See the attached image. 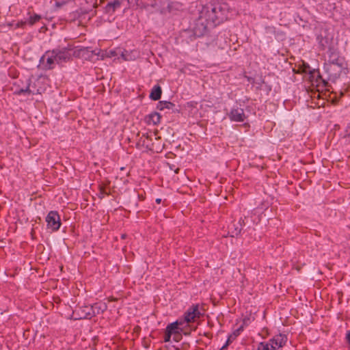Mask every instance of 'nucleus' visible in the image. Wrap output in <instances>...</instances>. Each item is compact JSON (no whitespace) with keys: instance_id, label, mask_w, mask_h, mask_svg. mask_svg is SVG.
I'll return each mask as SVG.
<instances>
[{"instance_id":"obj_1","label":"nucleus","mask_w":350,"mask_h":350,"mask_svg":"<svg viewBox=\"0 0 350 350\" xmlns=\"http://www.w3.org/2000/svg\"><path fill=\"white\" fill-rule=\"evenodd\" d=\"M212 25H218L228 18L229 8L224 3H212L203 6L201 12Z\"/></svg>"},{"instance_id":"obj_2","label":"nucleus","mask_w":350,"mask_h":350,"mask_svg":"<svg viewBox=\"0 0 350 350\" xmlns=\"http://www.w3.org/2000/svg\"><path fill=\"white\" fill-rule=\"evenodd\" d=\"M53 51H54L57 64L70 62L75 53L73 46L70 44L65 47L54 49Z\"/></svg>"},{"instance_id":"obj_3","label":"nucleus","mask_w":350,"mask_h":350,"mask_svg":"<svg viewBox=\"0 0 350 350\" xmlns=\"http://www.w3.org/2000/svg\"><path fill=\"white\" fill-rule=\"evenodd\" d=\"M216 27L212 25L208 21V18L205 17L202 12H200L199 18L196 20L195 26L193 27V34L196 37H201L205 35L210 28Z\"/></svg>"},{"instance_id":"obj_4","label":"nucleus","mask_w":350,"mask_h":350,"mask_svg":"<svg viewBox=\"0 0 350 350\" xmlns=\"http://www.w3.org/2000/svg\"><path fill=\"white\" fill-rule=\"evenodd\" d=\"M347 68V64H324V68L328 75V79L335 81L338 79L342 72Z\"/></svg>"},{"instance_id":"obj_5","label":"nucleus","mask_w":350,"mask_h":350,"mask_svg":"<svg viewBox=\"0 0 350 350\" xmlns=\"http://www.w3.org/2000/svg\"><path fill=\"white\" fill-rule=\"evenodd\" d=\"M327 61L325 64H347L345 59L340 54L338 48L331 46L327 51Z\"/></svg>"},{"instance_id":"obj_6","label":"nucleus","mask_w":350,"mask_h":350,"mask_svg":"<svg viewBox=\"0 0 350 350\" xmlns=\"http://www.w3.org/2000/svg\"><path fill=\"white\" fill-rule=\"evenodd\" d=\"M40 63L45 70H52L57 64V59L53 50L46 51L41 57Z\"/></svg>"},{"instance_id":"obj_7","label":"nucleus","mask_w":350,"mask_h":350,"mask_svg":"<svg viewBox=\"0 0 350 350\" xmlns=\"http://www.w3.org/2000/svg\"><path fill=\"white\" fill-rule=\"evenodd\" d=\"M288 337L284 334H278L273 336L267 342L271 350H277L286 345Z\"/></svg>"},{"instance_id":"obj_8","label":"nucleus","mask_w":350,"mask_h":350,"mask_svg":"<svg viewBox=\"0 0 350 350\" xmlns=\"http://www.w3.org/2000/svg\"><path fill=\"white\" fill-rule=\"evenodd\" d=\"M46 222L47 223V228L52 231H57L61 226L60 216L57 211H50L46 217Z\"/></svg>"},{"instance_id":"obj_9","label":"nucleus","mask_w":350,"mask_h":350,"mask_svg":"<svg viewBox=\"0 0 350 350\" xmlns=\"http://www.w3.org/2000/svg\"><path fill=\"white\" fill-rule=\"evenodd\" d=\"M203 314L199 310V305H192L184 314V321L188 323L200 319Z\"/></svg>"},{"instance_id":"obj_10","label":"nucleus","mask_w":350,"mask_h":350,"mask_svg":"<svg viewBox=\"0 0 350 350\" xmlns=\"http://www.w3.org/2000/svg\"><path fill=\"white\" fill-rule=\"evenodd\" d=\"M228 116L230 120L233 122H241L246 118L244 110L242 108L232 109Z\"/></svg>"},{"instance_id":"obj_11","label":"nucleus","mask_w":350,"mask_h":350,"mask_svg":"<svg viewBox=\"0 0 350 350\" xmlns=\"http://www.w3.org/2000/svg\"><path fill=\"white\" fill-rule=\"evenodd\" d=\"M109 185H110L109 180L103 182L98 185L99 193L98 194V197L100 199H103L106 196H109L111 194Z\"/></svg>"},{"instance_id":"obj_12","label":"nucleus","mask_w":350,"mask_h":350,"mask_svg":"<svg viewBox=\"0 0 350 350\" xmlns=\"http://www.w3.org/2000/svg\"><path fill=\"white\" fill-rule=\"evenodd\" d=\"M123 0H113V1L109 2L105 9L107 13L112 14L115 11L121 7Z\"/></svg>"},{"instance_id":"obj_13","label":"nucleus","mask_w":350,"mask_h":350,"mask_svg":"<svg viewBox=\"0 0 350 350\" xmlns=\"http://www.w3.org/2000/svg\"><path fill=\"white\" fill-rule=\"evenodd\" d=\"M161 116L157 112H153L145 118V121L148 124L157 125L161 121Z\"/></svg>"},{"instance_id":"obj_14","label":"nucleus","mask_w":350,"mask_h":350,"mask_svg":"<svg viewBox=\"0 0 350 350\" xmlns=\"http://www.w3.org/2000/svg\"><path fill=\"white\" fill-rule=\"evenodd\" d=\"M243 330V326H240L238 329H235L228 337L226 343L223 345V349L227 347L239 336L241 332Z\"/></svg>"},{"instance_id":"obj_15","label":"nucleus","mask_w":350,"mask_h":350,"mask_svg":"<svg viewBox=\"0 0 350 350\" xmlns=\"http://www.w3.org/2000/svg\"><path fill=\"white\" fill-rule=\"evenodd\" d=\"M162 94V90L159 85H154L150 94V98L152 100H158L161 98Z\"/></svg>"},{"instance_id":"obj_16","label":"nucleus","mask_w":350,"mask_h":350,"mask_svg":"<svg viewBox=\"0 0 350 350\" xmlns=\"http://www.w3.org/2000/svg\"><path fill=\"white\" fill-rule=\"evenodd\" d=\"M175 107V105L170 101H159L157 104V109L162 111L165 109H172Z\"/></svg>"},{"instance_id":"obj_17","label":"nucleus","mask_w":350,"mask_h":350,"mask_svg":"<svg viewBox=\"0 0 350 350\" xmlns=\"http://www.w3.org/2000/svg\"><path fill=\"white\" fill-rule=\"evenodd\" d=\"M181 324H182L181 321H176V322H174V323H170L169 325H167L165 329L167 331H170L172 334H180L179 331H178V329H179L178 325H181Z\"/></svg>"},{"instance_id":"obj_18","label":"nucleus","mask_w":350,"mask_h":350,"mask_svg":"<svg viewBox=\"0 0 350 350\" xmlns=\"http://www.w3.org/2000/svg\"><path fill=\"white\" fill-rule=\"evenodd\" d=\"M309 69H310L309 64L303 62V64L299 66V68L297 70H295V68H293V71L294 73H298V74L308 73V72H310Z\"/></svg>"},{"instance_id":"obj_19","label":"nucleus","mask_w":350,"mask_h":350,"mask_svg":"<svg viewBox=\"0 0 350 350\" xmlns=\"http://www.w3.org/2000/svg\"><path fill=\"white\" fill-rule=\"evenodd\" d=\"M97 304H94V306H91V307H88V306H85V309H86V312H85V316L83 317V318L85 319H91L92 317L95 316V312L93 310L94 308H97Z\"/></svg>"},{"instance_id":"obj_20","label":"nucleus","mask_w":350,"mask_h":350,"mask_svg":"<svg viewBox=\"0 0 350 350\" xmlns=\"http://www.w3.org/2000/svg\"><path fill=\"white\" fill-rule=\"evenodd\" d=\"M41 19V16L38 14H34L31 16L27 21V23L30 26H33Z\"/></svg>"},{"instance_id":"obj_21","label":"nucleus","mask_w":350,"mask_h":350,"mask_svg":"<svg viewBox=\"0 0 350 350\" xmlns=\"http://www.w3.org/2000/svg\"><path fill=\"white\" fill-rule=\"evenodd\" d=\"M29 86H30V80H29V83H27V85L25 89L21 88V89L18 90V91L16 92V94L17 95H21L23 94H30L31 93V91L29 88Z\"/></svg>"},{"instance_id":"obj_22","label":"nucleus","mask_w":350,"mask_h":350,"mask_svg":"<svg viewBox=\"0 0 350 350\" xmlns=\"http://www.w3.org/2000/svg\"><path fill=\"white\" fill-rule=\"evenodd\" d=\"M342 137L345 139L347 141H348L349 143H350V122L346 127L345 134Z\"/></svg>"},{"instance_id":"obj_23","label":"nucleus","mask_w":350,"mask_h":350,"mask_svg":"<svg viewBox=\"0 0 350 350\" xmlns=\"http://www.w3.org/2000/svg\"><path fill=\"white\" fill-rule=\"evenodd\" d=\"M245 217H244V218H242V217H241V218H240V219H239V225H240V226H241V227H240L239 229H238V228H237L235 229V230H236L235 234H236V235H238V234H239L241 233V231L242 227H243V226H245Z\"/></svg>"},{"instance_id":"obj_24","label":"nucleus","mask_w":350,"mask_h":350,"mask_svg":"<svg viewBox=\"0 0 350 350\" xmlns=\"http://www.w3.org/2000/svg\"><path fill=\"white\" fill-rule=\"evenodd\" d=\"M27 24L28 23L26 21H18L16 24V28H25Z\"/></svg>"},{"instance_id":"obj_25","label":"nucleus","mask_w":350,"mask_h":350,"mask_svg":"<svg viewBox=\"0 0 350 350\" xmlns=\"http://www.w3.org/2000/svg\"><path fill=\"white\" fill-rule=\"evenodd\" d=\"M172 334L170 331H167L165 329V336H164V342H167L170 341L171 336Z\"/></svg>"},{"instance_id":"obj_26","label":"nucleus","mask_w":350,"mask_h":350,"mask_svg":"<svg viewBox=\"0 0 350 350\" xmlns=\"http://www.w3.org/2000/svg\"><path fill=\"white\" fill-rule=\"evenodd\" d=\"M346 341L348 343L349 347L350 348V330L347 332V334H346Z\"/></svg>"},{"instance_id":"obj_27","label":"nucleus","mask_w":350,"mask_h":350,"mask_svg":"<svg viewBox=\"0 0 350 350\" xmlns=\"http://www.w3.org/2000/svg\"><path fill=\"white\" fill-rule=\"evenodd\" d=\"M125 53H127V51H125L124 52H122V58H123L124 60H126V61H129V60H130V58H129L128 55H126L125 54Z\"/></svg>"},{"instance_id":"obj_28","label":"nucleus","mask_w":350,"mask_h":350,"mask_svg":"<svg viewBox=\"0 0 350 350\" xmlns=\"http://www.w3.org/2000/svg\"><path fill=\"white\" fill-rule=\"evenodd\" d=\"M107 299H108V301H109V302L118 301V298L114 297L113 296L108 297Z\"/></svg>"},{"instance_id":"obj_29","label":"nucleus","mask_w":350,"mask_h":350,"mask_svg":"<svg viewBox=\"0 0 350 350\" xmlns=\"http://www.w3.org/2000/svg\"><path fill=\"white\" fill-rule=\"evenodd\" d=\"M138 198L139 200L143 201L145 200V196L143 194H138Z\"/></svg>"},{"instance_id":"obj_30","label":"nucleus","mask_w":350,"mask_h":350,"mask_svg":"<svg viewBox=\"0 0 350 350\" xmlns=\"http://www.w3.org/2000/svg\"><path fill=\"white\" fill-rule=\"evenodd\" d=\"M116 55V53L114 51H110V57H115Z\"/></svg>"},{"instance_id":"obj_31","label":"nucleus","mask_w":350,"mask_h":350,"mask_svg":"<svg viewBox=\"0 0 350 350\" xmlns=\"http://www.w3.org/2000/svg\"><path fill=\"white\" fill-rule=\"evenodd\" d=\"M155 202L157 203V204H160L161 202V198H157Z\"/></svg>"},{"instance_id":"obj_32","label":"nucleus","mask_w":350,"mask_h":350,"mask_svg":"<svg viewBox=\"0 0 350 350\" xmlns=\"http://www.w3.org/2000/svg\"><path fill=\"white\" fill-rule=\"evenodd\" d=\"M127 235L126 234H121V239H125L126 238Z\"/></svg>"},{"instance_id":"obj_33","label":"nucleus","mask_w":350,"mask_h":350,"mask_svg":"<svg viewBox=\"0 0 350 350\" xmlns=\"http://www.w3.org/2000/svg\"><path fill=\"white\" fill-rule=\"evenodd\" d=\"M209 335H211V334H209V333H205V334H204V336H207V337H208V336H209Z\"/></svg>"},{"instance_id":"obj_34","label":"nucleus","mask_w":350,"mask_h":350,"mask_svg":"<svg viewBox=\"0 0 350 350\" xmlns=\"http://www.w3.org/2000/svg\"><path fill=\"white\" fill-rule=\"evenodd\" d=\"M105 0H100V3H103L105 2Z\"/></svg>"},{"instance_id":"obj_35","label":"nucleus","mask_w":350,"mask_h":350,"mask_svg":"<svg viewBox=\"0 0 350 350\" xmlns=\"http://www.w3.org/2000/svg\"><path fill=\"white\" fill-rule=\"evenodd\" d=\"M33 232H34V230L32 229L31 232V235H33Z\"/></svg>"},{"instance_id":"obj_36","label":"nucleus","mask_w":350,"mask_h":350,"mask_svg":"<svg viewBox=\"0 0 350 350\" xmlns=\"http://www.w3.org/2000/svg\"><path fill=\"white\" fill-rule=\"evenodd\" d=\"M106 308H107V306H105V308H104V309L102 310V311L103 312L105 310H106Z\"/></svg>"},{"instance_id":"obj_37","label":"nucleus","mask_w":350,"mask_h":350,"mask_svg":"<svg viewBox=\"0 0 350 350\" xmlns=\"http://www.w3.org/2000/svg\"><path fill=\"white\" fill-rule=\"evenodd\" d=\"M224 349H223V347H221V349H219V350H224Z\"/></svg>"}]
</instances>
